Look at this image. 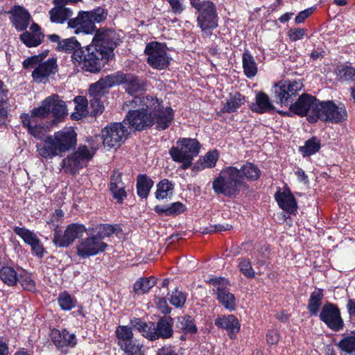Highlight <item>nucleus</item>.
Listing matches in <instances>:
<instances>
[{
    "instance_id": "nucleus-36",
    "label": "nucleus",
    "mask_w": 355,
    "mask_h": 355,
    "mask_svg": "<svg viewBox=\"0 0 355 355\" xmlns=\"http://www.w3.org/2000/svg\"><path fill=\"white\" fill-rule=\"evenodd\" d=\"M320 147V140L315 137H312L308 139L304 146L300 147L299 151L304 157L311 156L316 153Z\"/></svg>"
},
{
    "instance_id": "nucleus-48",
    "label": "nucleus",
    "mask_w": 355,
    "mask_h": 355,
    "mask_svg": "<svg viewBox=\"0 0 355 355\" xmlns=\"http://www.w3.org/2000/svg\"><path fill=\"white\" fill-rule=\"evenodd\" d=\"M58 48L62 51L72 52L73 53L78 49H83L75 37L67 38L59 42Z\"/></svg>"
},
{
    "instance_id": "nucleus-29",
    "label": "nucleus",
    "mask_w": 355,
    "mask_h": 355,
    "mask_svg": "<svg viewBox=\"0 0 355 355\" xmlns=\"http://www.w3.org/2000/svg\"><path fill=\"white\" fill-rule=\"evenodd\" d=\"M130 322L131 325L137 329L143 336L150 340L156 339L155 327L153 322L146 323L137 318H134Z\"/></svg>"
},
{
    "instance_id": "nucleus-22",
    "label": "nucleus",
    "mask_w": 355,
    "mask_h": 355,
    "mask_svg": "<svg viewBox=\"0 0 355 355\" xmlns=\"http://www.w3.org/2000/svg\"><path fill=\"white\" fill-rule=\"evenodd\" d=\"M109 88L107 85V83L105 78L100 79L97 83L93 84L89 87V95L94 97V99H91L90 102L92 105L94 107V104H96V108L94 110V114L102 113L103 106L101 103L98 100V97L101 96L104 91Z\"/></svg>"
},
{
    "instance_id": "nucleus-15",
    "label": "nucleus",
    "mask_w": 355,
    "mask_h": 355,
    "mask_svg": "<svg viewBox=\"0 0 355 355\" xmlns=\"http://www.w3.org/2000/svg\"><path fill=\"white\" fill-rule=\"evenodd\" d=\"M214 285L217 286V299L219 302L227 310L232 311L236 309V300L234 294L228 289L229 282L224 278L216 279L213 281Z\"/></svg>"
},
{
    "instance_id": "nucleus-13",
    "label": "nucleus",
    "mask_w": 355,
    "mask_h": 355,
    "mask_svg": "<svg viewBox=\"0 0 355 355\" xmlns=\"http://www.w3.org/2000/svg\"><path fill=\"white\" fill-rule=\"evenodd\" d=\"M302 87L300 81H281L274 87L275 96L281 105H288L292 101L293 96H295Z\"/></svg>"
},
{
    "instance_id": "nucleus-1",
    "label": "nucleus",
    "mask_w": 355,
    "mask_h": 355,
    "mask_svg": "<svg viewBox=\"0 0 355 355\" xmlns=\"http://www.w3.org/2000/svg\"><path fill=\"white\" fill-rule=\"evenodd\" d=\"M127 109L125 119L130 126L136 130L155 125L159 130L167 128L173 119V111L164 107L163 101L153 96H137L127 101L123 105Z\"/></svg>"
},
{
    "instance_id": "nucleus-50",
    "label": "nucleus",
    "mask_w": 355,
    "mask_h": 355,
    "mask_svg": "<svg viewBox=\"0 0 355 355\" xmlns=\"http://www.w3.org/2000/svg\"><path fill=\"white\" fill-rule=\"evenodd\" d=\"M114 231L115 228L114 226L108 224H101L94 229L95 235L93 236L98 238L99 241H102L112 235Z\"/></svg>"
},
{
    "instance_id": "nucleus-18",
    "label": "nucleus",
    "mask_w": 355,
    "mask_h": 355,
    "mask_svg": "<svg viewBox=\"0 0 355 355\" xmlns=\"http://www.w3.org/2000/svg\"><path fill=\"white\" fill-rule=\"evenodd\" d=\"M318 119L324 122H331L333 120V103L331 101H322L316 103L309 114V121L313 123Z\"/></svg>"
},
{
    "instance_id": "nucleus-21",
    "label": "nucleus",
    "mask_w": 355,
    "mask_h": 355,
    "mask_svg": "<svg viewBox=\"0 0 355 355\" xmlns=\"http://www.w3.org/2000/svg\"><path fill=\"white\" fill-rule=\"evenodd\" d=\"M275 200L278 205L287 212L293 213L297 209L295 199L288 188L277 191L275 193Z\"/></svg>"
},
{
    "instance_id": "nucleus-53",
    "label": "nucleus",
    "mask_w": 355,
    "mask_h": 355,
    "mask_svg": "<svg viewBox=\"0 0 355 355\" xmlns=\"http://www.w3.org/2000/svg\"><path fill=\"white\" fill-rule=\"evenodd\" d=\"M336 75L342 81L355 80V70L348 66H343L339 68Z\"/></svg>"
},
{
    "instance_id": "nucleus-39",
    "label": "nucleus",
    "mask_w": 355,
    "mask_h": 355,
    "mask_svg": "<svg viewBox=\"0 0 355 355\" xmlns=\"http://www.w3.org/2000/svg\"><path fill=\"white\" fill-rule=\"evenodd\" d=\"M156 284L154 277L140 278L134 284V291L137 294H144L148 292Z\"/></svg>"
},
{
    "instance_id": "nucleus-3",
    "label": "nucleus",
    "mask_w": 355,
    "mask_h": 355,
    "mask_svg": "<svg viewBox=\"0 0 355 355\" xmlns=\"http://www.w3.org/2000/svg\"><path fill=\"white\" fill-rule=\"evenodd\" d=\"M77 145V133L72 127H65L52 135L45 137L36 146L40 156L51 159L73 149Z\"/></svg>"
},
{
    "instance_id": "nucleus-31",
    "label": "nucleus",
    "mask_w": 355,
    "mask_h": 355,
    "mask_svg": "<svg viewBox=\"0 0 355 355\" xmlns=\"http://www.w3.org/2000/svg\"><path fill=\"white\" fill-rule=\"evenodd\" d=\"M18 277L17 272L11 266H5L0 269V279L8 286H15L18 282Z\"/></svg>"
},
{
    "instance_id": "nucleus-43",
    "label": "nucleus",
    "mask_w": 355,
    "mask_h": 355,
    "mask_svg": "<svg viewBox=\"0 0 355 355\" xmlns=\"http://www.w3.org/2000/svg\"><path fill=\"white\" fill-rule=\"evenodd\" d=\"M178 327L184 334H193L197 331V327L191 317L186 315L179 318Z\"/></svg>"
},
{
    "instance_id": "nucleus-8",
    "label": "nucleus",
    "mask_w": 355,
    "mask_h": 355,
    "mask_svg": "<svg viewBox=\"0 0 355 355\" xmlns=\"http://www.w3.org/2000/svg\"><path fill=\"white\" fill-rule=\"evenodd\" d=\"M96 149L80 145L74 151L62 159L60 166L65 173L75 174L86 166L92 159Z\"/></svg>"
},
{
    "instance_id": "nucleus-28",
    "label": "nucleus",
    "mask_w": 355,
    "mask_h": 355,
    "mask_svg": "<svg viewBox=\"0 0 355 355\" xmlns=\"http://www.w3.org/2000/svg\"><path fill=\"white\" fill-rule=\"evenodd\" d=\"M218 157V152L216 150H210L195 163L192 170L199 172L205 168H213L216 166Z\"/></svg>"
},
{
    "instance_id": "nucleus-4",
    "label": "nucleus",
    "mask_w": 355,
    "mask_h": 355,
    "mask_svg": "<svg viewBox=\"0 0 355 355\" xmlns=\"http://www.w3.org/2000/svg\"><path fill=\"white\" fill-rule=\"evenodd\" d=\"M244 186L239 168L235 166L225 167L212 183L214 191L227 197L235 196Z\"/></svg>"
},
{
    "instance_id": "nucleus-26",
    "label": "nucleus",
    "mask_w": 355,
    "mask_h": 355,
    "mask_svg": "<svg viewBox=\"0 0 355 355\" xmlns=\"http://www.w3.org/2000/svg\"><path fill=\"white\" fill-rule=\"evenodd\" d=\"M215 324L226 329L230 338H232V334L237 333L240 329L239 320L233 315L218 317L215 320Z\"/></svg>"
},
{
    "instance_id": "nucleus-24",
    "label": "nucleus",
    "mask_w": 355,
    "mask_h": 355,
    "mask_svg": "<svg viewBox=\"0 0 355 355\" xmlns=\"http://www.w3.org/2000/svg\"><path fill=\"white\" fill-rule=\"evenodd\" d=\"M51 336L55 345L59 348L63 347H74L77 344L76 336L73 334H70L65 329L62 331L53 329Z\"/></svg>"
},
{
    "instance_id": "nucleus-6",
    "label": "nucleus",
    "mask_w": 355,
    "mask_h": 355,
    "mask_svg": "<svg viewBox=\"0 0 355 355\" xmlns=\"http://www.w3.org/2000/svg\"><path fill=\"white\" fill-rule=\"evenodd\" d=\"M71 59L74 64H78L84 70L89 72H97L101 69L100 60L105 59V54L95 45L90 44L84 50L78 49L72 53Z\"/></svg>"
},
{
    "instance_id": "nucleus-52",
    "label": "nucleus",
    "mask_w": 355,
    "mask_h": 355,
    "mask_svg": "<svg viewBox=\"0 0 355 355\" xmlns=\"http://www.w3.org/2000/svg\"><path fill=\"white\" fill-rule=\"evenodd\" d=\"M320 318L330 329H333V305L327 304L322 307Z\"/></svg>"
},
{
    "instance_id": "nucleus-55",
    "label": "nucleus",
    "mask_w": 355,
    "mask_h": 355,
    "mask_svg": "<svg viewBox=\"0 0 355 355\" xmlns=\"http://www.w3.org/2000/svg\"><path fill=\"white\" fill-rule=\"evenodd\" d=\"M63 217V211L61 209H56L51 216V218L46 220V223L49 226V228L54 230L55 232L58 230V227L62 223Z\"/></svg>"
},
{
    "instance_id": "nucleus-64",
    "label": "nucleus",
    "mask_w": 355,
    "mask_h": 355,
    "mask_svg": "<svg viewBox=\"0 0 355 355\" xmlns=\"http://www.w3.org/2000/svg\"><path fill=\"white\" fill-rule=\"evenodd\" d=\"M279 339V334L275 329H270L266 334V340L270 345H275Z\"/></svg>"
},
{
    "instance_id": "nucleus-37",
    "label": "nucleus",
    "mask_w": 355,
    "mask_h": 355,
    "mask_svg": "<svg viewBox=\"0 0 355 355\" xmlns=\"http://www.w3.org/2000/svg\"><path fill=\"white\" fill-rule=\"evenodd\" d=\"M173 184L164 179L157 184L155 196L159 200L170 198L173 195Z\"/></svg>"
},
{
    "instance_id": "nucleus-44",
    "label": "nucleus",
    "mask_w": 355,
    "mask_h": 355,
    "mask_svg": "<svg viewBox=\"0 0 355 355\" xmlns=\"http://www.w3.org/2000/svg\"><path fill=\"white\" fill-rule=\"evenodd\" d=\"M322 293L320 290L314 291L310 297L308 309L314 315H318L319 308L321 305Z\"/></svg>"
},
{
    "instance_id": "nucleus-10",
    "label": "nucleus",
    "mask_w": 355,
    "mask_h": 355,
    "mask_svg": "<svg viewBox=\"0 0 355 355\" xmlns=\"http://www.w3.org/2000/svg\"><path fill=\"white\" fill-rule=\"evenodd\" d=\"M121 36L112 30L101 29L97 31L92 39V44L100 49L105 54L106 60L112 56L113 50L119 44Z\"/></svg>"
},
{
    "instance_id": "nucleus-20",
    "label": "nucleus",
    "mask_w": 355,
    "mask_h": 355,
    "mask_svg": "<svg viewBox=\"0 0 355 355\" xmlns=\"http://www.w3.org/2000/svg\"><path fill=\"white\" fill-rule=\"evenodd\" d=\"M56 71V60L54 58L49 59L46 62H40L32 72V77L36 83H44L49 76Z\"/></svg>"
},
{
    "instance_id": "nucleus-16",
    "label": "nucleus",
    "mask_w": 355,
    "mask_h": 355,
    "mask_svg": "<svg viewBox=\"0 0 355 355\" xmlns=\"http://www.w3.org/2000/svg\"><path fill=\"white\" fill-rule=\"evenodd\" d=\"M14 232L31 247L33 254L40 258L43 257L44 248L35 233L26 228L19 227H15Z\"/></svg>"
},
{
    "instance_id": "nucleus-14",
    "label": "nucleus",
    "mask_w": 355,
    "mask_h": 355,
    "mask_svg": "<svg viewBox=\"0 0 355 355\" xmlns=\"http://www.w3.org/2000/svg\"><path fill=\"white\" fill-rule=\"evenodd\" d=\"M107 245L93 236L80 239L77 243L76 253L82 259H87L103 252Z\"/></svg>"
},
{
    "instance_id": "nucleus-51",
    "label": "nucleus",
    "mask_w": 355,
    "mask_h": 355,
    "mask_svg": "<svg viewBox=\"0 0 355 355\" xmlns=\"http://www.w3.org/2000/svg\"><path fill=\"white\" fill-rule=\"evenodd\" d=\"M58 302L60 308L64 311L72 309L76 304L75 299L67 292H63L60 295Z\"/></svg>"
},
{
    "instance_id": "nucleus-7",
    "label": "nucleus",
    "mask_w": 355,
    "mask_h": 355,
    "mask_svg": "<svg viewBox=\"0 0 355 355\" xmlns=\"http://www.w3.org/2000/svg\"><path fill=\"white\" fill-rule=\"evenodd\" d=\"M191 6L198 10V26L203 35L206 37L211 35L213 29L218 26V17L216 6L211 1H200L191 0Z\"/></svg>"
},
{
    "instance_id": "nucleus-57",
    "label": "nucleus",
    "mask_w": 355,
    "mask_h": 355,
    "mask_svg": "<svg viewBox=\"0 0 355 355\" xmlns=\"http://www.w3.org/2000/svg\"><path fill=\"white\" fill-rule=\"evenodd\" d=\"M18 282L25 290L32 291L35 290V284L31 275L24 273L18 277Z\"/></svg>"
},
{
    "instance_id": "nucleus-54",
    "label": "nucleus",
    "mask_w": 355,
    "mask_h": 355,
    "mask_svg": "<svg viewBox=\"0 0 355 355\" xmlns=\"http://www.w3.org/2000/svg\"><path fill=\"white\" fill-rule=\"evenodd\" d=\"M340 349L350 353L355 351V333L345 337L338 344Z\"/></svg>"
},
{
    "instance_id": "nucleus-46",
    "label": "nucleus",
    "mask_w": 355,
    "mask_h": 355,
    "mask_svg": "<svg viewBox=\"0 0 355 355\" xmlns=\"http://www.w3.org/2000/svg\"><path fill=\"white\" fill-rule=\"evenodd\" d=\"M239 271L248 278H254L256 275L255 270L252 266L251 261L245 257L237 260Z\"/></svg>"
},
{
    "instance_id": "nucleus-45",
    "label": "nucleus",
    "mask_w": 355,
    "mask_h": 355,
    "mask_svg": "<svg viewBox=\"0 0 355 355\" xmlns=\"http://www.w3.org/2000/svg\"><path fill=\"white\" fill-rule=\"evenodd\" d=\"M43 38L42 33L32 34L28 31L20 35L21 42L28 47L37 46L41 44Z\"/></svg>"
},
{
    "instance_id": "nucleus-12",
    "label": "nucleus",
    "mask_w": 355,
    "mask_h": 355,
    "mask_svg": "<svg viewBox=\"0 0 355 355\" xmlns=\"http://www.w3.org/2000/svg\"><path fill=\"white\" fill-rule=\"evenodd\" d=\"M86 231L83 225L78 223H72L69 225L64 232L55 230L53 234V243L58 248H67L71 245L74 241L82 236Z\"/></svg>"
},
{
    "instance_id": "nucleus-32",
    "label": "nucleus",
    "mask_w": 355,
    "mask_h": 355,
    "mask_svg": "<svg viewBox=\"0 0 355 355\" xmlns=\"http://www.w3.org/2000/svg\"><path fill=\"white\" fill-rule=\"evenodd\" d=\"M242 62L245 76L250 78L254 77L257 73V67L254 58L248 51L243 53Z\"/></svg>"
},
{
    "instance_id": "nucleus-23",
    "label": "nucleus",
    "mask_w": 355,
    "mask_h": 355,
    "mask_svg": "<svg viewBox=\"0 0 355 355\" xmlns=\"http://www.w3.org/2000/svg\"><path fill=\"white\" fill-rule=\"evenodd\" d=\"M109 88L107 85V83L105 78L100 79L97 83L93 84L89 87V95L94 97V99H91L90 102L92 105L94 107V104H96V108L94 110V114L102 113L103 106L101 103L98 100V97L101 96L104 91Z\"/></svg>"
},
{
    "instance_id": "nucleus-2",
    "label": "nucleus",
    "mask_w": 355,
    "mask_h": 355,
    "mask_svg": "<svg viewBox=\"0 0 355 355\" xmlns=\"http://www.w3.org/2000/svg\"><path fill=\"white\" fill-rule=\"evenodd\" d=\"M51 113L55 118L54 124L58 123L67 114V105L58 95L46 97L38 107L33 108L30 114L21 115L22 125L28 132L37 139H42L50 130L49 125L42 121Z\"/></svg>"
},
{
    "instance_id": "nucleus-30",
    "label": "nucleus",
    "mask_w": 355,
    "mask_h": 355,
    "mask_svg": "<svg viewBox=\"0 0 355 355\" xmlns=\"http://www.w3.org/2000/svg\"><path fill=\"white\" fill-rule=\"evenodd\" d=\"M273 105L266 94L259 92L256 95V103L253 105L252 110L258 113H263L273 109Z\"/></svg>"
},
{
    "instance_id": "nucleus-60",
    "label": "nucleus",
    "mask_w": 355,
    "mask_h": 355,
    "mask_svg": "<svg viewBox=\"0 0 355 355\" xmlns=\"http://www.w3.org/2000/svg\"><path fill=\"white\" fill-rule=\"evenodd\" d=\"M90 17L95 24L105 20L107 16V12L102 8H98L92 11L89 12Z\"/></svg>"
},
{
    "instance_id": "nucleus-38",
    "label": "nucleus",
    "mask_w": 355,
    "mask_h": 355,
    "mask_svg": "<svg viewBox=\"0 0 355 355\" xmlns=\"http://www.w3.org/2000/svg\"><path fill=\"white\" fill-rule=\"evenodd\" d=\"M239 170L243 179L245 178L250 181L258 180L261 175L259 168L252 163L244 164Z\"/></svg>"
},
{
    "instance_id": "nucleus-59",
    "label": "nucleus",
    "mask_w": 355,
    "mask_h": 355,
    "mask_svg": "<svg viewBox=\"0 0 355 355\" xmlns=\"http://www.w3.org/2000/svg\"><path fill=\"white\" fill-rule=\"evenodd\" d=\"M170 302L175 307L182 306L186 302V295L182 291L175 289L170 297Z\"/></svg>"
},
{
    "instance_id": "nucleus-9",
    "label": "nucleus",
    "mask_w": 355,
    "mask_h": 355,
    "mask_svg": "<svg viewBox=\"0 0 355 355\" xmlns=\"http://www.w3.org/2000/svg\"><path fill=\"white\" fill-rule=\"evenodd\" d=\"M144 53L147 57V63L155 69H164L171 63V58L164 44L157 42H150L146 44Z\"/></svg>"
},
{
    "instance_id": "nucleus-40",
    "label": "nucleus",
    "mask_w": 355,
    "mask_h": 355,
    "mask_svg": "<svg viewBox=\"0 0 355 355\" xmlns=\"http://www.w3.org/2000/svg\"><path fill=\"white\" fill-rule=\"evenodd\" d=\"M118 344L121 347L131 341L133 338L132 329L128 326L120 325L116 330Z\"/></svg>"
},
{
    "instance_id": "nucleus-62",
    "label": "nucleus",
    "mask_w": 355,
    "mask_h": 355,
    "mask_svg": "<svg viewBox=\"0 0 355 355\" xmlns=\"http://www.w3.org/2000/svg\"><path fill=\"white\" fill-rule=\"evenodd\" d=\"M186 209L185 206L180 202H176L168 205V214L175 215L184 212Z\"/></svg>"
},
{
    "instance_id": "nucleus-35",
    "label": "nucleus",
    "mask_w": 355,
    "mask_h": 355,
    "mask_svg": "<svg viewBox=\"0 0 355 355\" xmlns=\"http://www.w3.org/2000/svg\"><path fill=\"white\" fill-rule=\"evenodd\" d=\"M153 186V182L151 179L145 175H140L137 178V194L144 198H146L149 191Z\"/></svg>"
},
{
    "instance_id": "nucleus-42",
    "label": "nucleus",
    "mask_w": 355,
    "mask_h": 355,
    "mask_svg": "<svg viewBox=\"0 0 355 355\" xmlns=\"http://www.w3.org/2000/svg\"><path fill=\"white\" fill-rule=\"evenodd\" d=\"M155 332L157 334L156 339L159 337L164 338L171 337L173 334L171 321L167 319H161L159 320L155 327Z\"/></svg>"
},
{
    "instance_id": "nucleus-56",
    "label": "nucleus",
    "mask_w": 355,
    "mask_h": 355,
    "mask_svg": "<svg viewBox=\"0 0 355 355\" xmlns=\"http://www.w3.org/2000/svg\"><path fill=\"white\" fill-rule=\"evenodd\" d=\"M126 75L122 72H117L115 74L110 75L105 77L107 85L111 87L114 85H118L125 82Z\"/></svg>"
},
{
    "instance_id": "nucleus-47",
    "label": "nucleus",
    "mask_w": 355,
    "mask_h": 355,
    "mask_svg": "<svg viewBox=\"0 0 355 355\" xmlns=\"http://www.w3.org/2000/svg\"><path fill=\"white\" fill-rule=\"evenodd\" d=\"M125 84V90L130 95H133L135 92L141 89V84L139 80L131 74L126 75Z\"/></svg>"
},
{
    "instance_id": "nucleus-63",
    "label": "nucleus",
    "mask_w": 355,
    "mask_h": 355,
    "mask_svg": "<svg viewBox=\"0 0 355 355\" xmlns=\"http://www.w3.org/2000/svg\"><path fill=\"white\" fill-rule=\"evenodd\" d=\"M305 31L302 28L291 29L288 31V35L291 40L297 41L303 38Z\"/></svg>"
},
{
    "instance_id": "nucleus-17",
    "label": "nucleus",
    "mask_w": 355,
    "mask_h": 355,
    "mask_svg": "<svg viewBox=\"0 0 355 355\" xmlns=\"http://www.w3.org/2000/svg\"><path fill=\"white\" fill-rule=\"evenodd\" d=\"M68 26L74 30L75 34L83 33L92 34L95 30V24L93 23L89 11H83L68 21Z\"/></svg>"
},
{
    "instance_id": "nucleus-58",
    "label": "nucleus",
    "mask_w": 355,
    "mask_h": 355,
    "mask_svg": "<svg viewBox=\"0 0 355 355\" xmlns=\"http://www.w3.org/2000/svg\"><path fill=\"white\" fill-rule=\"evenodd\" d=\"M347 112L343 103L334 104V123H341L347 120Z\"/></svg>"
},
{
    "instance_id": "nucleus-61",
    "label": "nucleus",
    "mask_w": 355,
    "mask_h": 355,
    "mask_svg": "<svg viewBox=\"0 0 355 355\" xmlns=\"http://www.w3.org/2000/svg\"><path fill=\"white\" fill-rule=\"evenodd\" d=\"M44 57L42 55H34L29 57L24 60L23 67L25 69L36 68L38 64L43 60Z\"/></svg>"
},
{
    "instance_id": "nucleus-11",
    "label": "nucleus",
    "mask_w": 355,
    "mask_h": 355,
    "mask_svg": "<svg viewBox=\"0 0 355 355\" xmlns=\"http://www.w3.org/2000/svg\"><path fill=\"white\" fill-rule=\"evenodd\" d=\"M128 130L121 123H114L101 130L103 144L108 149L117 148L127 139Z\"/></svg>"
},
{
    "instance_id": "nucleus-34",
    "label": "nucleus",
    "mask_w": 355,
    "mask_h": 355,
    "mask_svg": "<svg viewBox=\"0 0 355 355\" xmlns=\"http://www.w3.org/2000/svg\"><path fill=\"white\" fill-rule=\"evenodd\" d=\"M245 103L244 96L239 93L230 96L224 105L222 110L225 112H234L236 111Z\"/></svg>"
},
{
    "instance_id": "nucleus-19",
    "label": "nucleus",
    "mask_w": 355,
    "mask_h": 355,
    "mask_svg": "<svg viewBox=\"0 0 355 355\" xmlns=\"http://www.w3.org/2000/svg\"><path fill=\"white\" fill-rule=\"evenodd\" d=\"M316 103V98L309 94H302L297 101L290 105V110L293 113L300 116H306L309 120V114Z\"/></svg>"
},
{
    "instance_id": "nucleus-25",
    "label": "nucleus",
    "mask_w": 355,
    "mask_h": 355,
    "mask_svg": "<svg viewBox=\"0 0 355 355\" xmlns=\"http://www.w3.org/2000/svg\"><path fill=\"white\" fill-rule=\"evenodd\" d=\"M12 16V21L18 31L25 30L30 22L29 13L21 6H15L10 11Z\"/></svg>"
},
{
    "instance_id": "nucleus-49",
    "label": "nucleus",
    "mask_w": 355,
    "mask_h": 355,
    "mask_svg": "<svg viewBox=\"0 0 355 355\" xmlns=\"http://www.w3.org/2000/svg\"><path fill=\"white\" fill-rule=\"evenodd\" d=\"M143 347L142 345H140L137 340L132 339L126 345L121 347V349L128 355H144Z\"/></svg>"
},
{
    "instance_id": "nucleus-33",
    "label": "nucleus",
    "mask_w": 355,
    "mask_h": 355,
    "mask_svg": "<svg viewBox=\"0 0 355 355\" xmlns=\"http://www.w3.org/2000/svg\"><path fill=\"white\" fill-rule=\"evenodd\" d=\"M51 21L55 23H63L72 15V11L67 8L56 6L49 12Z\"/></svg>"
},
{
    "instance_id": "nucleus-27",
    "label": "nucleus",
    "mask_w": 355,
    "mask_h": 355,
    "mask_svg": "<svg viewBox=\"0 0 355 355\" xmlns=\"http://www.w3.org/2000/svg\"><path fill=\"white\" fill-rule=\"evenodd\" d=\"M110 190L113 197L119 202H121L126 196L124 184L121 180V173L115 171L110 179Z\"/></svg>"
},
{
    "instance_id": "nucleus-5",
    "label": "nucleus",
    "mask_w": 355,
    "mask_h": 355,
    "mask_svg": "<svg viewBox=\"0 0 355 355\" xmlns=\"http://www.w3.org/2000/svg\"><path fill=\"white\" fill-rule=\"evenodd\" d=\"M200 143L195 139L182 138L178 140L176 146L169 150L173 160L182 164L184 170L191 166L193 158L199 153Z\"/></svg>"
},
{
    "instance_id": "nucleus-41",
    "label": "nucleus",
    "mask_w": 355,
    "mask_h": 355,
    "mask_svg": "<svg viewBox=\"0 0 355 355\" xmlns=\"http://www.w3.org/2000/svg\"><path fill=\"white\" fill-rule=\"evenodd\" d=\"M74 103L75 112L72 113L71 118L79 120L87 113V100L83 96H77L74 98Z\"/></svg>"
}]
</instances>
